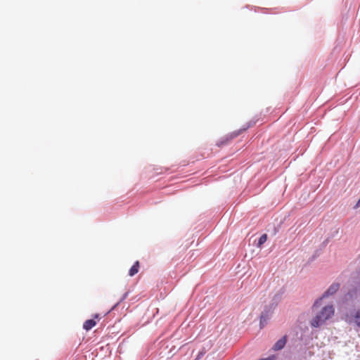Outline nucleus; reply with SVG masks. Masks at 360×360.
Masks as SVG:
<instances>
[{
    "label": "nucleus",
    "instance_id": "f257e3e1",
    "mask_svg": "<svg viewBox=\"0 0 360 360\" xmlns=\"http://www.w3.org/2000/svg\"><path fill=\"white\" fill-rule=\"evenodd\" d=\"M334 314V308L332 305L326 306L321 311L316 315L311 322L313 327L317 328L325 323Z\"/></svg>",
    "mask_w": 360,
    "mask_h": 360
},
{
    "label": "nucleus",
    "instance_id": "f03ea898",
    "mask_svg": "<svg viewBox=\"0 0 360 360\" xmlns=\"http://www.w3.org/2000/svg\"><path fill=\"white\" fill-rule=\"evenodd\" d=\"M345 319L347 322H355L360 327V310L355 311L354 315L352 314H347Z\"/></svg>",
    "mask_w": 360,
    "mask_h": 360
},
{
    "label": "nucleus",
    "instance_id": "7ed1b4c3",
    "mask_svg": "<svg viewBox=\"0 0 360 360\" xmlns=\"http://www.w3.org/2000/svg\"><path fill=\"white\" fill-rule=\"evenodd\" d=\"M339 288H340L339 283H333L328 288V289L325 292V293L323 294V297L320 299V300H321V299L323 297H328L329 295H332L335 294L338 290Z\"/></svg>",
    "mask_w": 360,
    "mask_h": 360
},
{
    "label": "nucleus",
    "instance_id": "20e7f679",
    "mask_svg": "<svg viewBox=\"0 0 360 360\" xmlns=\"http://www.w3.org/2000/svg\"><path fill=\"white\" fill-rule=\"evenodd\" d=\"M286 343V336L278 340L274 345L273 349L274 350H280L283 349Z\"/></svg>",
    "mask_w": 360,
    "mask_h": 360
},
{
    "label": "nucleus",
    "instance_id": "39448f33",
    "mask_svg": "<svg viewBox=\"0 0 360 360\" xmlns=\"http://www.w3.org/2000/svg\"><path fill=\"white\" fill-rule=\"evenodd\" d=\"M96 324V321H94V319H89L84 321L83 324V328L88 331L91 330L93 327H94Z\"/></svg>",
    "mask_w": 360,
    "mask_h": 360
},
{
    "label": "nucleus",
    "instance_id": "423d86ee",
    "mask_svg": "<svg viewBox=\"0 0 360 360\" xmlns=\"http://www.w3.org/2000/svg\"><path fill=\"white\" fill-rule=\"evenodd\" d=\"M139 262L136 261L134 264V265L130 268L129 271V275L130 276H134L135 274H136L139 272Z\"/></svg>",
    "mask_w": 360,
    "mask_h": 360
},
{
    "label": "nucleus",
    "instance_id": "0eeeda50",
    "mask_svg": "<svg viewBox=\"0 0 360 360\" xmlns=\"http://www.w3.org/2000/svg\"><path fill=\"white\" fill-rule=\"evenodd\" d=\"M266 240L267 235L265 233L262 235L259 238L257 246L261 247L264 243H266Z\"/></svg>",
    "mask_w": 360,
    "mask_h": 360
},
{
    "label": "nucleus",
    "instance_id": "6e6552de",
    "mask_svg": "<svg viewBox=\"0 0 360 360\" xmlns=\"http://www.w3.org/2000/svg\"><path fill=\"white\" fill-rule=\"evenodd\" d=\"M267 319H268V317L266 316L264 314H262L261 315V317H260V324H261L262 327L264 326V323L265 322H266Z\"/></svg>",
    "mask_w": 360,
    "mask_h": 360
},
{
    "label": "nucleus",
    "instance_id": "1a4fd4ad",
    "mask_svg": "<svg viewBox=\"0 0 360 360\" xmlns=\"http://www.w3.org/2000/svg\"><path fill=\"white\" fill-rule=\"evenodd\" d=\"M238 134H239V132L237 133V134H235L234 135H231L230 136V139H233L234 137L237 136Z\"/></svg>",
    "mask_w": 360,
    "mask_h": 360
},
{
    "label": "nucleus",
    "instance_id": "9d476101",
    "mask_svg": "<svg viewBox=\"0 0 360 360\" xmlns=\"http://www.w3.org/2000/svg\"><path fill=\"white\" fill-rule=\"evenodd\" d=\"M348 297H352V294H351V293H348V294L345 296V300H349Z\"/></svg>",
    "mask_w": 360,
    "mask_h": 360
},
{
    "label": "nucleus",
    "instance_id": "9b49d317",
    "mask_svg": "<svg viewBox=\"0 0 360 360\" xmlns=\"http://www.w3.org/2000/svg\"><path fill=\"white\" fill-rule=\"evenodd\" d=\"M319 302V300L315 302V303L314 304V307H318Z\"/></svg>",
    "mask_w": 360,
    "mask_h": 360
},
{
    "label": "nucleus",
    "instance_id": "f8f14e48",
    "mask_svg": "<svg viewBox=\"0 0 360 360\" xmlns=\"http://www.w3.org/2000/svg\"><path fill=\"white\" fill-rule=\"evenodd\" d=\"M98 317H99V315H98V314H96V315L94 316V318H96V319H98Z\"/></svg>",
    "mask_w": 360,
    "mask_h": 360
},
{
    "label": "nucleus",
    "instance_id": "ddd939ff",
    "mask_svg": "<svg viewBox=\"0 0 360 360\" xmlns=\"http://www.w3.org/2000/svg\"><path fill=\"white\" fill-rule=\"evenodd\" d=\"M260 360H269V359H260Z\"/></svg>",
    "mask_w": 360,
    "mask_h": 360
}]
</instances>
